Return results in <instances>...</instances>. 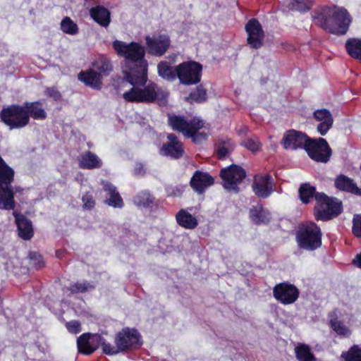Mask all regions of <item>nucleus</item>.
Listing matches in <instances>:
<instances>
[{
  "label": "nucleus",
  "mask_w": 361,
  "mask_h": 361,
  "mask_svg": "<svg viewBox=\"0 0 361 361\" xmlns=\"http://www.w3.org/2000/svg\"><path fill=\"white\" fill-rule=\"evenodd\" d=\"M147 81V72L145 82L133 83L130 79H118V82L121 87H125L128 83L132 87L123 94L126 102L135 103H164L168 97V92L161 90L152 82L146 85Z\"/></svg>",
  "instance_id": "f03ea898"
},
{
  "label": "nucleus",
  "mask_w": 361,
  "mask_h": 361,
  "mask_svg": "<svg viewBox=\"0 0 361 361\" xmlns=\"http://www.w3.org/2000/svg\"><path fill=\"white\" fill-rule=\"evenodd\" d=\"M353 233L357 237L361 238V215L356 214L353 219Z\"/></svg>",
  "instance_id": "8fccbe9b"
},
{
  "label": "nucleus",
  "mask_w": 361,
  "mask_h": 361,
  "mask_svg": "<svg viewBox=\"0 0 361 361\" xmlns=\"http://www.w3.org/2000/svg\"><path fill=\"white\" fill-rule=\"evenodd\" d=\"M61 30L67 34L74 35L78 32V25L69 17H65L61 23Z\"/></svg>",
  "instance_id": "79ce46f5"
},
{
  "label": "nucleus",
  "mask_w": 361,
  "mask_h": 361,
  "mask_svg": "<svg viewBox=\"0 0 361 361\" xmlns=\"http://www.w3.org/2000/svg\"><path fill=\"white\" fill-rule=\"evenodd\" d=\"M202 71V66L195 61L183 62L176 66L177 78L185 85L197 84L201 80Z\"/></svg>",
  "instance_id": "1a4fd4ad"
},
{
  "label": "nucleus",
  "mask_w": 361,
  "mask_h": 361,
  "mask_svg": "<svg viewBox=\"0 0 361 361\" xmlns=\"http://www.w3.org/2000/svg\"><path fill=\"white\" fill-rule=\"evenodd\" d=\"M102 166V160L90 151L85 152L80 155L79 166L85 169H99Z\"/></svg>",
  "instance_id": "393cba45"
},
{
  "label": "nucleus",
  "mask_w": 361,
  "mask_h": 361,
  "mask_svg": "<svg viewBox=\"0 0 361 361\" xmlns=\"http://www.w3.org/2000/svg\"><path fill=\"white\" fill-rule=\"evenodd\" d=\"M214 183V178L209 173L200 171H196L191 180L190 186L199 194H202Z\"/></svg>",
  "instance_id": "6ab92c4d"
},
{
  "label": "nucleus",
  "mask_w": 361,
  "mask_h": 361,
  "mask_svg": "<svg viewBox=\"0 0 361 361\" xmlns=\"http://www.w3.org/2000/svg\"><path fill=\"white\" fill-rule=\"evenodd\" d=\"M24 106L12 104L4 106L0 111L1 121L9 129H19L28 124V116Z\"/></svg>",
  "instance_id": "0eeeda50"
},
{
  "label": "nucleus",
  "mask_w": 361,
  "mask_h": 361,
  "mask_svg": "<svg viewBox=\"0 0 361 361\" xmlns=\"http://www.w3.org/2000/svg\"><path fill=\"white\" fill-rule=\"evenodd\" d=\"M168 123L173 130L182 133L185 137L191 138L195 143H201L207 140V133L200 131L204 127L205 123L198 117L189 119L184 116L169 114Z\"/></svg>",
  "instance_id": "20e7f679"
},
{
  "label": "nucleus",
  "mask_w": 361,
  "mask_h": 361,
  "mask_svg": "<svg viewBox=\"0 0 361 361\" xmlns=\"http://www.w3.org/2000/svg\"><path fill=\"white\" fill-rule=\"evenodd\" d=\"M335 187L339 190L351 192L355 195H361L360 189L354 180L345 175H339L335 179Z\"/></svg>",
  "instance_id": "5701e85b"
},
{
  "label": "nucleus",
  "mask_w": 361,
  "mask_h": 361,
  "mask_svg": "<svg viewBox=\"0 0 361 361\" xmlns=\"http://www.w3.org/2000/svg\"><path fill=\"white\" fill-rule=\"evenodd\" d=\"M250 216L251 220L257 225L268 224L271 219L269 211L262 205H257L250 209Z\"/></svg>",
  "instance_id": "cd10ccee"
},
{
  "label": "nucleus",
  "mask_w": 361,
  "mask_h": 361,
  "mask_svg": "<svg viewBox=\"0 0 361 361\" xmlns=\"http://www.w3.org/2000/svg\"><path fill=\"white\" fill-rule=\"evenodd\" d=\"M44 92L47 97L52 98L55 101H59L61 99V94L56 87H47Z\"/></svg>",
  "instance_id": "3c124183"
},
{
  "label": "nucleus",
  "mask_w": 361,
  "mask_h": 361,
  "mask_svg": "<svg viewBox=\"0 0 361 361\" xmlns=\"http://www.w3.org/2000/svg\"><path fill=\"white\" fill-rule=\"evenodd\" d=\"M157 69L159 75L168 81H173L177 77L176 66H171L167 61H161Z\"/></svg>",
  "instance_id": "7c9ffc66"
},
{
  "label": "nucleus",
  "mask_w": 361,
  "mask_h": 361,
  "mask_svg": "<svg viewBox=\"0 0 361 361\" xmlns=\"http://www.w3.org/2000/svg\"><path fill=\"white\" fill-rule=\"evenodd\" d=\"M13 190H14V194L16 192H20L22 191V189H20L19 187H16L15 188H13Z\"/></svg>",
  "instance_id": "4d7b16f0"
},
{
  "label": "nucleus",
  "mask_w": 361,
  "mask_h": 361,
  "mask_svg": "<svg viewBox=\"0 0 361 361\" xmlns=\"http://www.w3.org/2000/svg\"><path fill=\"white\" fill-rule=\"evenodd\" d=\"M153 201L154 197L146 191L138 193L133 198V202L138 207H148L152 204Z\"/></svg>",
  "instance_id": "e433bc0d"
},
{
  "label": "nucleus",
  "mask_w": 361,
  "mask_h": 361,
  "mask_svg": "<svg viewBox=\"0 0 361 361\" xmlns=\"http://www.w3.org/2000/svg\"><path fill=\"white\" fill-rule=\"evenodd\" d=\"M167 139L169 142L164 143L160 148V154L162 156L175 159L181 158L184 154L183 143L179 141L177 136L173 133L168 134Z\"/></svg>",
  "instance_id": "a211bd4d"
},
{
  "label": "nucleus",
  "mask_w": 361,
  "mask_h": 361,
  "mask_svg": "<svg viewBox=\"0 0 361 361\" xmlns=\"http://www.w3.org/2000/svg\"><path fill=\"white\" fill-rule=\"evenodd\" d=\"M82 208L85 210H90L95 206V200L93 195L87 192L82 197Z\"/></svg>",
  "instance_id": "de8ad7c7"
},
{
  "label": "nucleus",
  "mask_w": 361,
  "mask_h": 361,
  "mask_svg": "<svg viewBox=\"0 0 361 361\" xmlns=\"http://www.w3.org/2000/svg\"><path fill=\"white\" fill-rule=\"evenodd\" d=\"M247 33V43L253 49H257L262 46L264 33L259 22L252 18L245 25Z\"/></svg>",
  "instance_id": "4468645a"
},
{
  "label": "nucleus",
  "mask_w": 361,
  "mask_h": 361,
  "mask_svg": "<svg viewBox=\"0 0 361 361\" xmlns=\"http://www.w3.org/2000/svg\"><path fill=\"white\" fill-rule=\"evenodd\" d=\"M207 99V90L203 87L202 85H198L196 89L191 92L188 97L185 98V100L190 103L204 102Z\"/></svg>",
  "instance_id": "f704fd0d"
},
{
  "label": "nucleus",
  "mask_w": 361,
  "mask_h": 361,
  "mask_svg": "<svg viewBox=\"0 0 361 361\" xmlns=\"http://www.w3.org/2000/svg\"><path fill=\"white\" fill-rule=\"evenodd\" d=\"M233 149L234 145L231 139H221L216 144L215 152L219 159H224L231 154Z\"/></svg>",
  "instance_id": "c756f323"
},
{
  "label": "nucleus",
  "mask_w": 361,
  "mask_h": 361,
  "mask_svg": "<svg viewBox=\"0 0 361 361\" xmlns=\"http://www.w3.org/2000/svg\"><path fill=\"white\" fill-rule=\"evenodd\" d=\"M243 145L252 152L259 150L261 144L257 137H251L244 140L242 142Z\"/></svg>",
  "instance_id": "49530a36"
},
{
  "label": "nucleus",
  "mask_w": 361,
  "mask_h": 361,
  "mask_svg": "<svg viewBox=\"0 0 361 361\" xmlns=\"http://www.w3.org/2000/svg\"><path fill=\"white\" fill-rule=\"evenodd\" d=\"M116 346L105 345L104 353L109 355L118 354L129 349L139 348L142 343L140 335L135 329L124 328L115 337Z\"/></svg>",
  "instance_id": "39448f33"
},
{
  "label": "nucleus",
  "mask_w": 361,
  "mask_h": 361,
  "mask_svg": "<svg viewBox=\"0 0 361 361\" xmlns=\"http://www.w3.org/2000/svg\"><path fill=\"white\" fill-rule=\"evenodd\" d=\"M66 327L69 332L73 334H78L81 331L80 323L78 321L68 322Z\"/></svg>",
  "instance_id": "603ef678"
},
{
  "label": "nucleus",
  "mask_w": 361,
  "mask_h": 361,
  "mask_svg": "<svg viewBox=\"0 0 361 361\" xmlns=\"http://www.w3.org/2000/svg\"><path fill=\"white\" fill-rule=\"evenodd\" d=\"M113 47L117 54L125 59L121 79L132 80L133 83L145 82L147 72V62L145 59V49L137 42L129 44L115 40Z\"/></svg>",
  "instance_id": "f257e3e1"
},
{
  "label": "nucleus",
  "mask_w": 361,
  "mask_h": 361,
  "mask_svg": "<svg viewBox=\"0 0 361 361\" xmlns=\"http://www.w3.org/2000/svg\"><path fill=\"white\" fill-rule=\"evenodd\" d=\"M94 288V286L87 281L82 283L77 282L73 284H71L68 288V290L73 294H76L78 293H85Z\"/></svg>",
  "instance_id": "37998d69"
},
{
  "label": "nucleus",
  "mask_w": 361,
  "mask_h": 361,
  "mask_svg": "<svg viewBox=\"0 0 361 361\" xmlns=\"http://www.w3.org/2000/svg\"><path fill=\"white\" fill-rule=\"evenodd\" d=\"M353 263L358 267L361 268V253L356 255L353 259Z\"/></svg>",
  "instance_id": "6e6d98bb"
},
{
  "label": "nucleus",
  "mask_w": 361,
  "mask_h": 361,
  "mask_svg": "<svg viewBox=\"0 0 361 361\" xmlns=\"http://www.w3.org/2000/svg\"><path fill=\"white\" fill-rule=\"evenodd\" d=\"M315 200L314 216L317 221H328L336 217L342 212L341 202L330 198L323 192H318Z\"/></svg>",
  "instance_id": "423d86ee"
},
{
  "label": "nucleus",
  "mask_w": 361,
  "mask_h": 361,
  "mask_svg": "<svg viewBox=\"0 0 361 361\" xmlns=\"http://www.w3.org/2000/svg\"><path fill=\"white\" fill-rule=\"evenodd\" d=\"M308 139L305 133L291 129L284 133L281 144L286 149H305Z\"/></svg>",
  "instance_id": "2eb2a0df"
},
{
  "label": "nucleus",
  "mask_w": 361,
  "mask_h": 361,
  "mask_svg": "<svg viewBox=\"0 0 361 361\" xmlns=\"http://www.w3.org/2000/svg\"><path fill=\"white\" fill-rule=\"evenodd\" d=\"M295 355L299 361H314L315 357L310 348L305 344H299L295 348Z\"/></svg>",
  "instance_id": "72a5a7b5"
},
{
  "label": "nucleus",
  "mask_w": 361,
  "mask_h": 361,
  "mask_svg": "<svg viewBox=\"0 0 361 361\" xmlns=\"http://www.w3.org/2000/svg\"><path fill=\"white\" fill-rule=\"evenodd\" d=\"M90 13L95 22L103 27H107L110 23V12L102 6H97L90 9Z\"/></svg>",
  "instance_id": "bb28decb"
},
{
  "label": "nucleus",
  "mask_w": 361,
  "mask_h": 361,
  "mask_svg": "<svg viewBox=\"0 0 361 361\" xmlns=\"http://www.w3.org/2000/svg\"><path fill=\"white\" fill-rule=\"evenodd\" d=\"M305 149L312 159L321 163L328 162L332 154L328 142L322 137L317 139L309 137Z\"/></svg>",
  "instance_id": "9b49d317"
},
{
  "label": "nucleus",
  "mask_w": 361,
  "mask_h": 361,
  "mask_svg": "<svg viewBox=\"0 0 361 361\" xmlns=\"http://www.w3.org/2000/svg\"><path fill=\"white\" fill-rule=\"evenodd\" d=\"M299 293L296 286L288 282L276 284L273 288L275 299L285 305L294 303L298 300Z\"/></svg>",
  "instance_id": "f8f14e48"
},
{
  "label": "nucleus",
  "mask_w": 361,
  "mask_h": 361,
  "mask_svg": "<svg viewBox=\"0 0 361 361\" xmlns=\"http://www.w3.org/2000/svg\"><path fill=\"white\" fill-rule=\"evenodd\" d=\"M169 196L180 197L183 193V187L171 186L166 189Z\"/></svg>",
  "instance_id": "864d4df0"
},
{
  "label": "nucleus",
  "mask_w": 361,
  "mask_h": 361,
  "mask_svg": "<svg viewBox=\"0 0 361 361\" xmlns=\"http://www.w3.org/2000/svg\"><path fill=\"white\" fill-rule=\"evenodd\" d=\"M145 40L148 54L155 56H163L171 44L170 37L166 35H158L152 37L147 36Z\"/></svg>",
  "instance_id": "ddd939ff"
},
{
  "label": "nucleus",
  "mask_w": 361,
  "mask_h": 361,
  "mask_svg": "<svg viewBox=\"0 0 361 361\" xmlns=\"http://www.w3.org/2000/svg\"><path fill=\"white\" fill-rule=\"evenodd\" d=\"M77 345L79 353L84 355H90L91 353L86 352L91 348L90 334L86 333L82 334L77 340Z\"/></svg>",
  "instance_id": "a19ab883"
},
{
  "label": "nucleus",
  "mask_w": 361,
  "mask_h": 361,
  "mask_svg": "<svg viewBox=\"0 0 361 361\" xmlns=\"http://www.w3.org/2000/svg\"><path fill=\"white\" fill-rule=\"evenodd\" d=\"M345 49L351 57L361 61V39H348L345 44Z\"/></svg>",
  "instance_id": "473e14b6"
},
{
  "label": "nucleus",
  "mask_w": 361,
  "mask_h": 361,
  "mask_svg": "<svg viewBox=\"0 0 361 361\" xmlns=\"http://www.w3.org/2000/svg\"><path fill=\"white\" fill-rule=\"evenodd\" d=\"M39 102H25L23 104L28 116V122L30 117L37 120H42L47 117V113L42 108L39 106Z\"/></svg>",
  "instance_id": "c85d7f7f"
},
{
  "label": "nucleus",
  "mask_w": 361,
  "mask_h": 361,
  "mask_svg": "<svg viewBox=\"0 0 361 361\" xmlns=\"http://www.w3.org/2000/svg\"><path fill=\"white\" fill-rule=\"evenodd\" d=\"M104 190L109 196L104 202L114 208H122L124 205L122 197H121L117 188L111 183L105 182L103 183Z\"/></svg>",
  "instance_id": "4be33fe9"
},
{
  "label": "nucleus",
  "mask_w": 361,
  "mask_h": 361,
  "mask_svg": "<svg viewBox=\"0 0 361 361\" xmlns=\"http://www.w3.org/2000/svg\"><path fill=\"white\" fill-rule=\"evenodd\" d=\"M314 0H290L289 8L298 11H307L311 9Z\"/></svg>",
  "instance_id": "4c0bfd02"
},
{
  "label": "nucleus",
  "mask_w": 361,
  "mask_h": 361,
  "mask_svg": "<svg viewBox=\"0 0 361 361\" xmlns=\"http://www.w3.org/2000/svg\"><path fill=\"white\" fill-rule=\"evenodd\" d=\"M329 324L331 328L341 336L348 337L351 334V331L343 322L338 320L337 317H331L329 321Z\"/></svg>",
  "instance_id": "c9c22d12"
},
{
  "label": "nucleus",
  "mask_w": 361,
  "mask_h": 361,
  "mask_svg": "<svg viewBox=\"0 0 361 361\" xmlns=\"http://www.w3.org/2000/svg\"><path fill=\"white\" fill-rule=\"evenodd\" d=\"M29 259L30 265L33 266L36 269L42 267L44 264L42 256L37 252H30L29 253Z\"/></svg>",
  "instance_id": "09e8293b"
},
{
  "label": "nucleus",
  "mask_w": 361,
  "mask_h": 361,
  "mask_svg": "<svg viewBox=\"0 0 361 361\" xmlns=\"http://www.w3.org/2000/svg\"><path fill=\"white\" fill-rule=\"evenodd\" d=\"M317 193L318 192H316L315 188L307 183L301 184L298 190L300 201L306 204L310 203L313 197L315 199V196Z\"/></svg>",
  "instance_id": "2f4dec72"
},
{
  "label": "nucleus",
  "mask_w": 361,
  "mask_h": 361,
  "mask_svg": "<svg viewBox=\"0 0 361 361\" xmlns=\"http://www.w3.org/2000/svg\"><path fill=\"white\" fill-rule=\"evenodd\" d=\"M312 18L315 24L337 35H345L351 22L348 11L344 8L336 7L317 9L314 12Z\"/></svg>",
  "instance_id": "7ed1b4c3"
},
{
  "label": "nucleus",
  "mask_w": 361,
  "mask_h": 361,
  "mask_svg": "<svg viewBox=\"0 0 361 361\" xmlns=\"http://www.w3.org/2000/svg\"><path fill=\"white\" fill-rule=\"evenodd\" d=\"M345 361H361V347L353 346L346 355Z\"/></svg>",
  "instance_id": "a18cd8bd"
},
{
  "label": "nucleus",
  "mask_w": 361,
  "mask_h": 361,
  "mask_svg": "<svg viewBox=\"0 0 361 361\" xmlns=\"http://www.w3.org/2000/svg\"><path fill=\"white\" fill-rule=\"evenodd\" d=\"M134 171H135V174L140 175V176H142L145 173L144 167L141 164H137L136 165V167L135 168Z\"/></svg>",
  "instance_id": "5fc2aeb1"
},
{
  "label": "nucleus",
  "mask_w": 361,
  "mask_h": 361,
  "mask_svg": "<svg viewBox=\"0 0 361 361\" xmlns=\"http://www.w3.org/2000/svg\"><path fill=\"white\" fill-rule=\"evenodd\" d=\"M314 118L319 121L317 129L322 135H324L332 127L334 118L331 112L325 109L316 110L313 114Z\"/></svg>",
  "instance_id": "412c9836"
},
{
  "label": "nucleus",
  "mask_w": 361,
  "mask_h": 361,
  "mask_svg": "<svg viewBox=\"0 0 361 361\" xmlns=\"http://www.w3.org/2000/svg\"><path fill=\"white\" fill-rule=\"evenodd\" d=\"M90 339L91 348L90 350L86 351L87 353H93L100 345L102 347V350L104 353L105 345H111L109 343H106L105 339L99 334H90Z\"/></svg>",
  "instance_id": "ea45409f"
},
{
  "label": "nucleus",
  "mask_w": 361,
  "mask_h": 361,
  "mask_svg": "<svg viewBox=\"0 0 361 361\" xmlns=\"http://www.w3.org/2000/svg\"><path fill=\"white\" fill-rule=\"evenodd\" d=\"M252 188L256 196L267 198L274 190L273 178L269 174L257 175L254 177Z\"/></svg>",
  "instance_id": "f3484780"
},
{
  "label": "nucleus",
  "mask_w": 361,
  "mask_h": 361,
  "mask_svg": "<svg viewBox=\"0 0 361 361\" xmlns=\"http://www.w3.org/2000/svg\"><path fill=\"white\" fill-rule=\"evenodd\" d=\"M94 68L99 71V74L104 75H109L113 70V66L111 61L106 58H100L94 63Z\"/></svg>",
  "instance_id": "58836bf2"
},
{
  "label": "nucleus",
  "mask_w": 361,
  "mask_h": 361,
  "mask_svg": "<svg viewBox=\"0 0 361 361\" xmlns=\"http://www.w3.org/2000/svg\"><path fill=\"white\" fill-rule=\"evenodd\" d=\"M176 220L180 226L185 229L192 230L198 226L197 218L192 216L188 209H180L176 214Z\"/></svg>",
  "instance_id": "b1692460"
},
{
  "label": "nucleus",
  "mask_w": 361,
  "mask_h": 361,
  "mask_svg": "<svg viewBox=\"0 0 361 361\" xmlns=\"http://www.w3.org/2000/svg\"><path fill=\"white\" fill-rule=\"evenodd\" d=\"M300 248L314 250L322 245V233L319 227L313 222L302 227L296 235Z\"/></svg>",
  "instance_id": "6e6552de"
},
{
  "label": "nucleus",
  "mask_w": 361,
  "mask_h": 361,
  "mask_svg": "<svg viewBox=\"0 0 361 361\" xmlns=\"http://www.w3.org/2000/svg\"><path fill=\"white\" fill-rule=\"evenodd\" d=\"M78 79L83 82L86 85L94 89L99 90L102 87V83L100 74L93 70L81 72L78 75Z\"/></svg>",
  "instance_id": "a878e982"
},
{
  "label": "nucleus",
  "mask_w": 361,
  "mask_h": 361,
  "mask_svg": "<svg viewBox=\"0 0 361 361\" xmlns=\"http://www.w3.org/2000/svg\"><path fill=\"white\" fill-rule=\"evenodd\" d=\"M14 171L0 155V181L14 177Z\"/></svg>",
  "instance_id": "c03bdc74"
},
{
  "label": "nucleus",
  "mask_w": 361,
  "mask_h": 361,
  "mask_svg": "<svg viewBox=\"0 0 361 361\" xmlns=\"http://www.w3.org/2000/svg\"><path fill=\"white\" fill-rule=\"evenodd\" d=\"M18 231V235L25 240H29L34 234L32 224L25 215L16 211L13 212Z\"/></svg>",
  "instance_id": "aec40b11"
},
{
  "label": "nucleus",
  "mask_w": 361,
  "mask_h": 361,
  "mask_svg": "<svg viewBox=\"0 0 361 361\" xmlns=\"http://www.w3.org/2000/svg\"><path fill=\"white\" fill-rule=\"evenodd\" d=\"M14 177L0 181V209L13 210L16 207L14 190L11 183Z\"/></svg>",
  "instance_id": "dca6fc26"
},
{
  "label": "nucleus",
  "mask_w": 361,
  "mask_h": 361,
  "mask_svg": "<svg viewBox=\"0 0 361 361\" xmlns=\"http://www.w3.org/2000/svg\"><path fill=\"white\" fill-rule=\"evenodd\" d=\"M220 175L223 180L224 188L229 192L238 193L239 191L238 185L245 178L246 173L241 166L232 164L222 169Z\"/></svg>",
  "instance_id": "9d476101"
}]
</instances>
